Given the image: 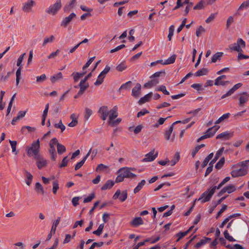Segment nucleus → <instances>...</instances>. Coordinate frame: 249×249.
<instances>
[{"label":"nucleus","instance_id":"nucleus-1","mask_svg":"<svg viewBox=\"0 0 249 249\" xmlns=\"http://www.w3.org/2000/svg\"><path fill=\"white\" fill-rule=\"evenodd\" d=\"M40 142L39 139L32 142L31 146H27L26 148V151L28 156H33L35 157L40 155L39 153Z\"/></svg>","mask_w":249,"mask_h":249},{"label":"nucleus","instance_id":"nucleus-2","mask_svg":"<svg viewBox=\"0 0 249 249\" xmlns=\"http://www.w3.org/2000/svg\"><path fill=\"white\" fill-rule=\"evenodd\" d=\"M223 185L220 183L217 186H214L212 188L209 189L207 191L204 192L198 198V200H200L202 203H205L209 201L213 194L214 193L216 189H219Z\"/></svg>","mask_w":249,"mask_h":249},{"label":"nucleus","instance_id":"nucleus-3","mask_svg":"<svg viewBox=\"0 0 249 249\" xmlns=\"http://www.w3.org/2000/svg\"><path fill=\"white\" fill-rule=\"evenodd\" d=\"M246 43L242 38H238L236 43H234L229 46L230 49L238 53H242L243 50L242 48H245Z\"/></svg>","mask_w":249,"mask_h":249},{"label":"nucleus","instance_id":"nucleus-4","mask_svg":"<svg viewBox=\"0 0 249 249\" xmlns=\"http://www.w3.org/2000/svg\"><path fill=\"white\" fill-rule=\"evenodd\" d=\"M61 0H56V2L50 6L49 8L46 9V12L53 16L55 15L57 11L61 8Z\"/></svg>","mask_w":249,"mask_h":249},{"label":"nucleus","instance_id":"nucleus-5","mask_svg":"<svg viewBox=\"0 0 249 249\" xmlns=\"http://www.w3.org/2000/svg\"><path fill=\"white\" fill-rule=\"evenodd\" d=\"M57 143V139L56 138L52 139L49 143L50 148L49 149V153L51 155V159L55 161L57 157V154L55 151L54 145Z\"/></svg>","mask_w":249,"mask_h":249},{"label":"nucleus","instance_id":"nucleus-6","mask_svg":"<svg viewBox=\"0 0 249 249\" xmlns=\"http://www.w3.org/2000/svg\"><path fill=\"white\" fill-rule=\"evenodd\" d=\"M135 168L129 167H122L119 170V172H122L125 178H134L137 176L131 172V171L134 170Z\"/></svg>","mask_w":249,"mask_h":249},{"label":"nucleus","instance_id":"nucleus-7","mask_svg":"<svg viewBox=\"0 0 249 249\" xmlns=\"http://www.w3.org/2000/svg\"><path fill=\"white\" fill-rule=\"evenodd\" d=\"M180 121H176L172 124L170 126L169 129L165 131L164 133V137L165 139L167 141L171 140V142H173L175 137V133H173V136L171 137V134L173 131V126L175 124H178L180 123Z\"/></svg>","mask_w":249,"mask_h":249},{"label":"nucleus","instance_id":"nucleus-8","mask_svg":"<svg viewBox=\"0 0 249 249\" xmlns=\"http://www.w3.org/2000/svg\"><path fill=\"white\" fill-rule=\"evenodd\" d=\"M158 152H155V149L151 150L145 155V158L142 160V162H149L154 160L158 156Z\"/></svg>","mask_w":249,"mask_h":249},{"label":"nucleus","instance_id":"nucleus-9","mask_svg":"<svg viewBox=\"0 0 249 249\" xmlns=\"http://www.w3.org/2000/svg\"><path fill=\"white\" fill-rule=\"evenodd\" d=\"M127 197V193L126 190L123 191L122 192H121L120 190H118L113 195V198L114 199L119 198L121 201L124 202L126 199Z\"/></svg>","mask_w":249,"mask_h":249},{"label":"nucleus","instance_id":"nucleus-10","mask_svg":"<svg viewBox=\"0 0 249 249\" xmlns=\"http://www.w3.org/2000/svg\"><path fill=\"white\" fill-rule=\"evenodd\" d=\"M247 173V170L245 168H241L239 169L232 170L231 174L233 178H236L246 175Z\"/></svg>","mask_w":249,"mask_h":249},{"label":"nucleus","instance_id":"nucleus-11","mask_svg":"<svg viewBox=\"0 0 249 249\" xmlns=\"http://www.w3.org/2000/svg\"><path fill=\"white\" fill-rule=\"evenodd\" d=\"M35 159L36 160V165L39 169H41L47 166V162L46 160L41 155L35 157Z\"/></svg>","mask_w":249,"mask_h":249},{"label":"nucleus","instance_id":"nucleus-12","mask_svg":"<svg viewBox=\"0 0 249 249\" xmlns=\"http://www.w3.org/2000/svg\"><path fill=\"white\" fill-rule=\"evenodd\" d=\"M36 5V2L33 0H28L26 2L22 7V10L26 13L30 12L32 11L33 7Z\"/></svg>","mask_w":249,"mask_h":249},{"label":"nucleus","instance_id":"nucleus-13","mask_svg":"<svg viewBox=\"0 0 249 249\" xmlns=\"http://www.w3.org/2000/svg\"><path fill=\"white\" fill-rule=\"evenodd\" d=\"M236 190L235 187L233 185H231L224 187L218 194V196H221L226 192L230 194Z\"/></svg>","mask_w":249,"mask_h":249},{"label":"nucleus","instance_id":"nucleus-14","mask_svg":"<svg viewBox=\"0 0 249 249\" xmlns=\"http://www.w3.org/2000/svg\"><path fill=\"white\" fill-rule=\"evenodd\" d=\"M242 84L240 83L236 84L231 89L226 93L223 94L221 96V99H223L228 96H231L234 92L235 91H236L237 89L240 88L242 86Z\"/></svg>","mask_w":249,"mask_h":249},{"label":"nucleus","instance_id":"nucleus-15","mask_svg":"<svg viewBox=\"0 0 249 249\" xmlns=\"http://www.w3.org/2000/svg\"><path fill=\"white\" fill-rule=\"evenodd\" d=\"M109 111L108 109V107L107 106H102L99 109V113H100L102 115L101 116V118L105 121L106 120L107 116L109 114Z\"/></svg>","mask_w":249,"mask_h":249},{"label":"nucleus","instance_id":"nucleus-16","mask_svg":"<svg viewBox=\"0 0 249 249\" xmlns=\"http://www.w3.org/2000/svg\"><path fill=\"white\" fill-rule=\"evenodd\" d=\"M76 14L74 13H71L68 17L65 18L62 20L61 26L66 27L71 22V20L76 17Z\"/></svg>","mask_w":249,"mask_h":249},{"label":"nucleus","instance_id":"nucleus-17","mask_svg":"<svg viewBox=\"0 0 249 249\" xmlns=\"http://www.w3.org/2000/svg\"><path fill=\"white\" fill-rule=\"evenodd\" d=\"M232 136V134L228 131H225L218 134L216 137V139H220L221 140H229Z\"/></svg>","mask_w":249,"mask_h":249},{"label":"nucleus","instance_id":"nucleus-18","mask_svg":"<svg viewBox=\"0 0 249 249\" xmlns=\"http://www.w3.org/2000/svg\"><path fill=\"white\" fill-rule=\"evenodd\" d=\"M141 89V84L138 83H137L135 87L132 89V95L136 98H138L140 94Z\"/></svg>","mask_w":249,"mask_h":249},{"label":"nucleus","instance_id":"nucleus-19","mask_svg":"<svg viewBox=\"0 0 249 249\" xmlns=\"http://www.w3.org/2000/svg\"><path fill=\"white\" fill-rule=\"evenodd\" d=\"M109 122H111L118 116L117 107L115 106L109 111Z\"/></svg>","mask_w":249,"mask_h":249},{"label":"nucleus","instance_id":"nucleus-20","mask_svg":"<svg viewBox=\"0 0 249 249\" xmlns=\"http://www.w3.org/2000/svg\"><path fill=\"white\" fill-rule=\"evenodd\" d=\"M91 149H90L89 150V151L88 152L87 155L84 157V158L82 159V160L81 161H80V162H78L75 165V168H74L75 170H78L82 167V166L84 164V163H85L86 160L88 159V158L89 157V156L91 154Z\"/></svg>","mask_w":249,"mask_h":249},{"label":"nucleus","instance_id":"nucleus-21","mask_svg":"<svg viewBox=\"0 0 249 249\" xmlns=\"http://www.w3.org/2000/svg\"><path fill=\"white\" fill-rule=\"evenodd\" d=\"M249 98V95L246 92H243L241 96L239 97V106H242L246 103Z\"/></svg>","mask_w":249,"mask_h":249},{"label":"nucleus","instance_id":"nucleus-22","mask_svg":"<svg viewBox=\"0 0 249 249\" xmlns=\"http://www.w3.org/2000/svg\"><path fill=\"white\" fill-rule=\"evenodd\" d=\"M211 238H210L204 237L202 239L200 240L199 242H198L194 246V248L196 249H199L200 247L206 244L208 242L211 241Z\"/></svg>","mask_w":249,"mask_h":249},{"label":"nucleus","instance_id":"nucleus-23","mask_svg":"<svg viewBox=\"0 0 249 249\" xmlns=\"http://www.w3.org/2000/svg\"><path fill=\"white\" fill-rule=\"evenodd\" d=\"M224 150V147L221 148L216 153L215 157L213 160L209 163L210 164L213 165L216 162V161L219 158L220 156L222 154Z\"/></svg>","mask_w":249,"mask_h":249},{"label":"nucleus","instance_id":"nucleus-24","mask_svg":"<svg viewBox=\"0 0 249 249\" xmlns=\"http://www.w3.org/2000/svg\"><path fill=\"white\" fill-rule=\"evenodd\" d=\"M143 224V221L141 217H137L131 222V225L134 227H137Z\"/></svg>","mask_w":249,"mask_h":249},{"label":"nucleus","instance_id":"nucleus-25","mask_svg":"<svg viewBox=\"0 0 249 249\" xmlns=\"http://www.w3.org/2000/svg\"><path fill=\"white\" fill-rule=\"evenodd\" d=\"M114 181L111 180H108L106 183L101 187L102 190H106L111 188L114 185Z\"/></svg>","mask_w":249,"mask_h":249},{"label":"nucleus","instance_id":"nucleus-26","mask_svg":"<svg viewBox=\"0 0 249 249\" xmlns=\"http://www.w3.org/2000/svg\"><path fill=\"white\" fill-rule=\"evenodd\" d=\"M76 0H72L68 4H66L64 7L65 12H69L72 8L74 7Z\"/></svg>","mask_w":249,"mask_h":249},{"label":"nucleus","instance_id":"nucleus-27","mask_svg":"<svg viewBox=\"0 0 249 249\" xmlns=\"http://www.w3.org/2000/svg\"><path fill=\"white\" fill-rule=\"evenodd\" d=\"M159 82V81L158 79L152 80L144 84L143 86L145 88H150L156 85Z\"/></svg>","mask_w":249,"mask_h":249},{"label":"nucleus","instance_id":"nucleus-28","mask_svg":"<svg viewBox=\"0 0 249 249\" xmlns=\"http://www.w3.org/2000/svg\"><path fill=\"white\" fill-rule=\"evenodd\" d=\"M223 55V53L222 52L215 53L212 57L211 62L215 63L217 60H220Z\"/></svg>","mask_w":249,"mask_h":249},{"label":"nucleus","instance_id":"nucleus-29","mask_svg":"<svg viewBox=\"0 0 249 249\" xmlns=\"http://www.w3.org/2000/svg\"><path fill=\"white\" fill-rule=\"evenodd\" d=\"M55 40V37L53 35H51L49 37H45L44 39L42 46L45 47L49 43H53Z\"/></svg>","mask_w":249,"mask_h":249},{"label":"nucleus","instance_id":"nucleus-30","mask_svg":"<svg viewBox=\"0 0 249 249\" xmlns=\"http://www.w3.org/2000/svg\"><path fill=\"white\" fill-rule=\"evenodd\" d=\"M63 78L62 73L61 72L51 77L50 80L53 83Z\"/></svg>","mask_w":249,"mask_h":249},{"label":"nucleus","instance_id":"nucleus-31","mask_svg":"<svg viewBox=\"0 0 249 249\" xmlns=\"http://www.w3.org/2000/svg\"><path fill=\"white\" fill-rule=\"evenodd\" d=\"M56 145L57 146V151L58 154L61 155L66 152V149L65 146L59 143L58 141L57 143H56Z\"/></svg>","mask_w":249,"mask_h":249},{"label":"nucleus","instance_id":"nucleus-32","mask_svg":"<svg viewBox=\"0 0 249 249\" xmlns=\"http://www.w3.org/2000/svg\"><path fill=\"white\" fill-rule=\"evenodd\" d=\"M146 183V181L145 180L143 179L140 182L138 183L137 186L134 189V193L136 194L138 193L144 186Z\"/></svg>","mask_w":249,"mask_h":249},{"label":"nucleus","instance_id":"nucleus-33","mask_svg":"<svg viewBox=\"0 0 249 249\" xmlns=\"http://www.w3.org/2000/svg\"><path fill=\"white\" fill-rule=\"evenodd\" d=\"M152 95V92H149V93L146 94L144 97H142L140 100L139 101V103L140 104H142L147 102L149 99L151 97Z\"/></svg>","mask_w":249,"mask_h":249},{"label":"nucleus","instance_id":"nucleus-34","mask_svg":"<svg viewBox=\"0 0 249 249\" xmlns=\"http://www.w3.org/2000/svg\"><path fill=\"white\" fill-rule=\"evenodd\" d=\"M208 72V70L206 68H202L197 71L195 74L196 76H201L206 75Z\"/></svg>","mask_w":249,"mask_h":249},{"label":"nucleus","instance_id":"nucleus-35","mask_svg":"<svg viewBox=\"0 0 249 249\" xmlns=\"http://www.w3.org/2000/svg\"><path fill=\"white\" fill-rule=\"evenodd\" d=\"M177 55L176 54L172 55L171 57L168 58L165 61L163 62L162 64L168 65L173 64L175 62L176 59Z\"/></svg>","mask_w":249,"mask_h":249},{"label":"nucleus","instance_id":"nucleus-36","mask_svg":"<svg viewBox=\"0 0 249 249\" xmlns=\"http://www.w3.org/2000/svg\"><path fill=\"white\" fill-rule=\"evenodd\" d=\"M35 190L37 193H41L42 195L44 194V190L42 185L39 182L36 183Z\"/></svg>","mask_w":249,"mask_h":249},{"label":"nucleus","instance_id":"nucleus-37","mask_svg":"<svg viewBox=\"0 0 249 249\" xmlns=\"http://www.w3.org/2000/svg\"><path fill=\"white\" fill-rule=\"evenodd\" d=\"M228 83H229V81H223L222 79H218V78H216L214 84L215 86H225Z\"/></svg>","mask_w":249,"mask_h":249},{"label":"nucleus","instance_id":"nucleus-38","mask_svg":"<svg viewBox=\"0 0 249 249\" xmlns=\"http://www.w3.org/2000/svg\"><path fill=\"white\" fill-rule=\"evenodd\" d=\"M180 156L179 154L178 153H176L173 158V159L171 160L170 165L171 166L175 165L179 160Z\"/></svg>","mask_w":249,"mask_h":249},{"label":"nucleus","instance_id":"nucleus-39","mask_svg":"<svg viewBox=\"0 0 249 249\" xmlns=\"http://www.w3.org/2000/svg\"><path fill=\"white\" fill-rule=\"evenodd\" d=\"M131 84L132 82L130 81H129L121 85L120 88L118 89V91H120L122 89H129L130 87H131Z\"/></svg>","mask_w":249,"mask_h":249},{"label":"nucleus","instance_id":"nucleus-40","mask_svg":"<svg viewBox=\"0 0 249 249\" xmlns=\"http://www.w3.org/2000/svg\"><path fill=\"white\" fill-rule=\"evenodd\" d=\"M104 227V224H101L99 225V226L98 227V228L97 229V230L96 231H94L92 232L93 234L99 236L102 232Z\"/></svg>","mask_w":249,"mask_h":249},{"label":"nucleus","instance_id":"nucleus-41","mask_svg":"<svg viewBox=\"0 0 249 249\" xmlns=\"http://www.w3.org/2000/svg\"><path fill=\"white\" fill-rule=\"evenodd\" d=\"M92 114V111L91 109L88 107L85 108L84 119L85 120H88L90 116Z\"/></svg>","mask_w":249,"mask_h":249},{"label":"nucleus","instance_id":"nucleus-42","mask_svg":"<svg viewBox=\"0 0 249 249\" xmlns=\"http://www.w3.org/2000/svg\"><path fill=\"white\" fill-rule=\"evenodd\" d=\"M142 128V125L140 124L136 126L134 129H133V127H129V131H133L134 133L135 134H137L139 133Z\"/></svg>","mask_w":249,"mask_h":249},{"label":"nucleus","instance_id":"nucleus-43","mask_svg":"<svg viewBox=\"0 0 249 249\" xmlns=\"http://www.w3.org/2000/svg\"><path fill=\"white\" fill-rule=\"evenodd\" d=\"M22 67H19L16 71V86H18L20 79Z\"/></svg>","mask_w":249,"mask_h":249},{"label":"nucleus","instance_id":"nucleus-44","mask_svg":"<svg viewBox=\"0 0 249 249\" xmlns=\"http://www.w3.org/2000/svg\"><path fill=\"white\" fill-rule=\"evenodd\" d=\"M127 66L125 63L124 62H123L116 67V69L119 71H122L125 70Z\"/></svg>","mask_w":249,"mask_h":249},{"label":"nucleus","instance_id":"nucleus-45","mask_svg":"<svg viewBox=\"0 0 249 249\" xmlns=\"http://www.w3.org/2000/svg\"><path fill=\"white\" fill-rule=\"evenodd\" d=\"M157 91H160L163 92L165 95H169L170 93L166 90V87L163 85H161L160 87L156 89Z\"/></svg>","mask_w":249,"mask_h":249},{"label":"nucleus","instance_id":"nucleus-46","mask_svg":"<svg viewBox=\"0 0 249 249\" xmlns=\"http://www.w3.org/2000/svg\"><path fill=\"white\" fill-rule=\"evenodd\" d=\"M225 163V158L222 157L215 164V167L217 169H220L222 168Z\"/></svg>","mask_w":249,"mask_h":249},{"label":"nucleus","instance_id":"nucleus-47","mask_svg":"<svg viewBox=\"0 0 249 249\" xmlns=\"http://www.w3.org/2000/svg\"><path fill=\"white\" fill-rule=\"evenodd\" d=\"M230 114L229 113H227L223 114L222 116H221L215 123V124H218L224 121L225 119H227L229 117Z\"/></svg>","mask_w":249,"mask_h":249},{"label":"nucleus","instance_id":"nucleus-48","mask_svg":"<svg viewBox=\"0 0 249 249\" xmlns=\"http://www.w3.org/2000/svg\"><path fill=\"white\" fill-rule=\"evenodd\" d=\"M25 55L26 53H23L18 57L17 62V65L18 67H22V62Z\"/></svg>","mask_w":249,"mask_h":249},{"label":"nucleus","instance_id":"nucleus-49","mask_svg":"<svg viewBox=\"0 0 249 249\" xmlns=\"http://www.w3.org/2000/svg\"><path fill=\"white\" fill-rule=\"evenodd\" d=\"M25 129H27L29 132H34L36 130L35 127H32L30 126H24L21 128V132L22 133H24Z\"/></svg>","mask_w":249,"mask_h":249},{"label":"nucleus","instance_id":"nucleus-50","mask_svg":"<svg viewBox=\"0 0 249 249\" xmlns=\"http://www.w3.org/2000/svg\"><path fill=\"white\" fill-rule=\"evenodd\" d=\"M54 126L55 128H60L62 132L64 131L66 128L65 126L62 124L61 120L59 121L58 123L55 124Z\"/></svg>","mask_w":249,"mask_h":249},{"label":"nucleus","instance_id":"nucleus-51","mask_svg":"<svg viewBox=\"0 0 249 249\" xmlns=\"http://www.w3.org/2000/svg\"><path fill=\"white\" fill-rule=\"evenodd\" d=\"M217 16V13H212L210 16L206 19L205 22L207 23H209L213 21Z\"/></svg>","mask_w":249,"mask_h":249},{"label":"nucleus","instance_id":"nucleus-52","mask_svg":"<svg viewBox=\"0 0 249 249\" xmlns=\"http://www.w3.org/2000/svg\"><path fill=\"white\" fill-rule=\"evenodd\" d=\"M11 74V72H8L6 75H2L0 78V81L1 82H6L8 78H9L10 75Z\"/></svg>","mask_w":249,"mask_h":249},{"label":"nucleus","instance_id":"nucleus-53","mask_svg":"<svg viewBox=\"0 0 249 249\" xmlns=\"http://www.w3.org/2000/svg\"><path fill=\"white\" fill-rule=\"evenodd\" d=\"M60 50L57 49L55 52L52 53L47 56L48 59H54L60 53Z\"/></svg>","mask_w":249,"mask_h":249},{"label":"nucleus","instance_id":"nucleus-54","mask_svg":"<svg viewBox=\"0 0 249 249\" xmlns=\"http://www.w3.org/2000/svg\"><path fill=\"white\" fill-rule=\"evenodd\" d=\"M204 146H205V144H201L200 145H197L195 147L194 150L193 151H192V157H194L195 156V155H196V154L199 150V149L200 148H201L202 147H203Z\"/></svg>","mask_w":249,"mask_h":249},{"label":"nucleus","instance_id":"nucleus-55","mask_svg":"<svg viewBox=\"0 0 249 249\" xmlns=\"http://www.w3.org/2000/svg\"><path fill=\"white\" fill-rule=\"evenodd\" d=\"M118 175L116 178L115 181L117 183H119L122 182L125 178L124 177L123 174L122 173V172H119V170L118 171Z\"/></svg>","mask_w":249,"mask_h":249},{"label":"nucleus","instance_id":"nucleus-56","mask_svg":"<svg viewBox=\"0 0 249 249\" xmlns=\"http://www.w3.org/2000/svg\"><path fill=\"white\" fill-rule=\"evenodd\" d=\"M224 235L225 238L230 242H233L235 241V240L230 235L227 230L224 231Z\"/></svg>","mask_w":249,"mask_h":249},{"label":"nucleus","instance_id":"nucleus-57","mask_svg":"<svg viewBox=\"0 0 249 249\" xmlns=\"http://www.w3.org/2000/svg\"><path fill=\"white\" fill-rule=\"evenodd\" d=\"M108 168V166L103 164H99L96 167V171H103Z\"/></svg>","mask_w":249,"mask_h":249},{"label":"nucleus","instance_id":"nucleus-58","mask_svg":"<svg viewBox=\"0 0 249 249\" xmlns=\"http://www.w3.org/2000/svg\"><path fill=\"white\" fill-rule=\"evenodd\" d=\"M105 77L103 76H100V74L99 75V76H98V78H97V80L95 81V82L94 84V85L95 86H99L101 84H102L104 81V79Z\"/></svg>","mask_w":249,"mask_h":249},{"label":"nucleus","instance_id":"nucleus-59","mask_svg":"<svg viewBox=\"0 0 249 249\" xmlns=\"http://www.w3.org/2000/svg\"><path fill=\"white\" fill-rule=\"evenodd\" d=\"M174 26L171 25L169 28V34L168 35V38L169 41L171 40L172 37L174 35Z\"/></svg>","mask_w":249,"mask_h":249},{"label":"nucleus","instance_id":"nucleus-60","mask_svg":"<svg viewBox=\"0 0 249 249\" xmlns=\"http://www.w3.org/2000/svg\"><path fill=\"white\" fill-rule=\"evenodd\" d=\"M205 32V29L202 26H199L196 31V36L199 37L202 33Z\"/></svg>","mask_w":249,"mask_h":249},{"label":"nucleus","instance_id":"nucleus-61","mask_svg":"<svg viewBox=\"0 0 249 249\" xmlns=\"http://www.w3.org/2000/svg\"><path fill=\"white\" fill-rule=\"evenodd\" d=\"M59 189V184L57 181H54L53 183V192L54 194H56Z\"/></svg>","mask_w":249,"mask_h":249},{"label":"nucleus","instance_id":"nucleus-62","mask_svg":"<svg viewBox=\"0 0 249 249\" xmlns=\"http://www.w3.org/2000/svg\"><path fill=\"white\" fill-rule=\"evenodd\" d=\"M95 56H93L91 57L85 64V65L83 67V71L85 70L87 68H88L89 65L91 64L93 61L94 60Z\"/></svg>","mask_w":249,"mask_h":249},{"label":"nucleus","instance_id":"nucleus-63","mask_svg":"<svg viewBox=\"0 0 249 249\" xmlns=\"http://www.w3.org/2000/svg\"><path fill=\"white\" fill-rule=\"evenodd\" d=\"M249 6V0L244 1L238 8V10H243L244 8H247Z\"/></svg>","mask_w":249,"mask_h":249},{"label":"nucleus","instance_id":"nucleus-64","mask_svg":"<svg viewBox=\"0 0 249 249\" xmlns=\"http://www.w3.org/2000/svg\"><path fill=\"white\" fill-rule=\"evenodd\" d=\"M104 244V243L103 242H94L91 246L90 247L89 249H94L95 247H101Z\"/></svg>","mask_w":249,"mask_h":249}]
</instances>
